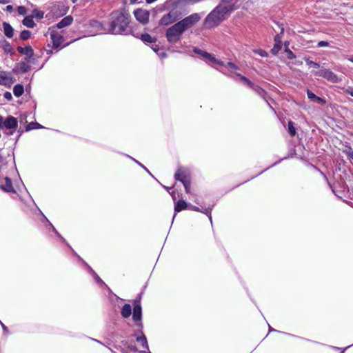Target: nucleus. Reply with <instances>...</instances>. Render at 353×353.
<instances>
[{
    "label": "nucleus",
    "instance_id": "7",
    "mask_svg": "<svg viewBox=\"0 0 353 353\" xmlns=\"http://www.w3.org/2000/svg\"><path fill=\"white\" fill-rule=\"evenodd\" d=\"M314 74L325 79L331 83H339L342 81V78L334 73L329 69L322 68L318 71L313 72Z\"/></svg>",
    "mask_w": 353,
    "mask_h": 353
},
{
    "label": "nucleus",
    "instance_id": "47",
    "mask_svg": "<svg viewBox=\"0 0 353 353\" xmlns=\"http://www.w3.org/2000/svg\"><path fill=\"white\" fill-rule=\"evenodd\" d=\"M345 93L346 94H350V96L353 97V88L352 87H348L346 90H345Z\"/></svg>",
    "mask_w": 353,
    "mask_h": 353
},
{
    "label": "nucleus",
    "instance_id": "53",
    "mask_svg": "<svg viewBox=\"0 0 353 353\" xmlns=\"http://www.w3.org/2000/svg\"><path fill=\"white\" fill-rule=\"evenodd\" d=\"M10 2V0H0V3L6 4Z\"/></svg>",
    "mask_w": 353,
    "mask_h": 353
},
{
    "label": "nucleus",
    "instance_id": "20",
    "mask_svg": "<svg viewBox=\"0 0 353 353\" xmlns=\"http://www.w3.org/2000/svg\"><path fill=\"white\" fill-rule=\"evenodd\" d=\"M3 27L5 35L8 38L12 37L14 31L12 27L7 22L3 23Z\"/></svg>",
    "mask_w": 353,
    "mask_h": 353
},
{
    "label": "nucleus",
    "instance_id": "36",
    "mask_svg": "<svg viewBox=\"0 0 353 353\" xmlns=\"http://www.w3.org/2000/svg\"><path fill=\"white\" fill-rule=\"evenodd\" d=\"M214 61L212 59H209L208 61L210 63H215V64H217V65L223 66V67L226 66V63H225L223 61L216 59L214 57Z\"/></svg>",
    "mask_w": 353,
    "mask_h": 353
},
{
    "label": "nucleus",
    "instance_id": "46",
    "mask_svg": "<svg viewBox=\"0 0 353 353\" xmlns=\"http://www.w3.org/2000/svg\"><path fill=\"white\" fill-rule=\"evenodd\" d=\"M314 101H316L317 103H321V104H325V101L323 99H322L321 97H319L317 96H316V99Z\"/></svg>",
    "mask_w": 353,
    "mask_h": 353
},
{
    "label": "nucleus",
    "instance_id": "41",
    "mask_svg": "<svg viewBox=\"0 0 353 353\" xmlns=\"http://www.w3.org/2000/svg\"><path fill=\"white\" fill-rule=\"evenodd\" d=\"M307 95L310 100H314L316 97V95L309 90H307Z\"/></svg>",
    "mask_w": 353,
    "mask_h": 353
},
{
    "label": "nucleus",
    "instance_id": "51",
    "mask_svg": "<svg viewBox=\"0 0 353 353\" xmlns=\"http://www.w3.org/2000/svg\"><path fill=\"white\" fill-rule=\"evenodd\" d=\"M135 162L137 163H138L140 166H141L144 170H145L148 172H149L148 170L146 168V167H145L143 165H142L141 163H139V161H135Z\"/></svg>",
    "mask_w": 353,
    "mask_h": 353
},
{
    "label": "nucleus",
    "instance_id": "38",
    "mask_svg": "<svg viewBox=\"0 0 353 353\" xmlns=\"http://www.w3.org/2000/svg\"><path fill=\"white\" fill-rule=\"evenodd\" d=\"M30 68V66L27 64L25 62H22L20 63V69L21 71L26 72L27 71H28Z\"/></svg>",
    "mask_w": 353,
    "mask_h": 353
},
{
    "label": "nucleus",
    "instance_id": "56",
    "mask_svg": "<svg viewBox=\"0 0 353 353\" xmlns=\"http://www.w3.org/2000/svg\"><path fill=\"white\" fill-rule=\"evenodd\" d=\"M170 194H171V196H172V197L173 200H174V201H175V200H176V197H175V192H174V191H172V192L170 193Z\"/></svg>",
    "mask_w": 353,
    "mask_h": 353
},
{
    "label": "nucleus",
    "instance_id": "27",
    "mask_svg": "<svg viewBox=\"0 0 353 353\" xmlns=\"http://www.w3.org/2000/svg\"><path fill=\"white\" fill-rule=\"evenodd\" d=\"M40 128H43V126H42L41 124H39L37 122H30L26 125V130L30 131L32 130L40 129Z\"/></svg>",
    "mask_w": 353,
    "mask_h": 353
},
{
    "label": "nucleus",
    "instance_id": "30",
    "mask_svg": "<svg viewBox=\"0 0 353 353\" xmlns=\"http://www.w3.org/2000/svg\"><path fill=\"white\" fill-rule=\"evenodd\" d=\"M288 132L292 137L296 134V129L292 121L288 122Z\"/></svg>",
    "mask_w": 353,
    "mask_h": 353
},
{
    "label": "nucleus",
    "instance_id": "31",
    "mask_svg": "<svg viewBox=\"0 0 353 353\" xmlns=\"http://www.w3.org/2000/svg\"><path fill=\"white\" fill-rule=\"evenodd\" d=\"M30 36H31V32L29 30H23L20 34V37L23 40L28 39L30 37Z\"/></svg>",
    "mask_w": 353,
    "mask_h": 353
},
{
    "label": "nucleus",
    "instance_id": "6",
    "mask_svg": "<svg viewBox=\"0 0 353 353\" xmlns=\"http://www.w3.org/2000/svg\"><path fill=\"white\" fill-rule=\"evenodd\" d=\"M201 19V15L199 13H193L182 20L177 21L176 23L185 32L189 28L193 27L196 23H198Z\"/></svg>",
    "mask_w": 353,
    "mask_h": 353
},
{
    "label": "nucleus",
    "instance_id": "18",
    "mask_svg": "<svg viewBox=\"0 0 353 353\" xmlns=\"http://www.w3.org/2000/svg\"><path fill=\"white\" fill-rule=\"evenodd\" d=\"M251 88L259 96H260L262 99H263L267 102L268 105L272 108L271 105H270V103H269V102H268V101L267 99V92L263 89H262L261 88H260L259 86L256 85H254Z\"/></svg>",
    "mask_w": 353,
    "mask_h": 353
},
{
    "label": "nucleus",
    "instance_id": "12",
    "mask_svg": "<svg viewBox=\"0 0 353 353\" xmlns=\"http://www.w3.org/2000/svg\"><path fill=\"white\" fill-rule=\"evenodd\" d=\"M90 26L93 29L95 34L106 33L108 30L103 27L101 22L97 20L90 21Z\"/></svg>",
    "mask_w": 353,
    "mask_h": 353
},
{
    "label": "nucleus",
    "instance_id": "61",
    "mask_svg": "<svg viewBox=\"0 0 353 353\" xmlns=\"http://www.w3.org/2000/svg\"><path fill=\"white\" fill-rule=\"evenodd\" d=\"M163 188H164L165 189H166L167 190H170V188H169L168 187H166V186H163Z\"/></svg>",
    "mask_w": 353,
    "mask_h": 353
},
{
    "label": "nucleus",
    "instance_id": "43",
    "mask_svg": "<svg viewBox=\"0 0 353 353\" xmlns=\"http://www.w3.org/2000/svg\"><path fill=\"white\" fill-rule=\"evenodd\" d=\"M3 96L4 98L6 99L8 101H10L12 99V94L10 92H6Z\"/></svg>",
    "mask_w": 353,
    "mask_h": 353
},
{
    "label": "nucleus",
    "instance_id": "33",
    "mask_svg": "<svg viewBox=\"0 0 353 353\" xmlns=\"http://www.w3.org/2000/svg\"><path fill=\"white\" fill-rule=\"evenodd\" d=\"M305 61L307 65H309L310 67H313V68H319L320 67V65L318 63L311 61L308 58H305Z\"/></svg>",
    "mask_w": 353,
    "mask_h": 353
},
{
    "label": "nucleus",
    "instance_id": "11",
    "mask_svg": "<svg viewBox=\"0 0 353 353\" xmlns=\"http://www.w3.org/2000/svg\"><path fill=\"white\" fill-rule=\"evenodd\" d=\"M17 51L20 54H23L25 56V60L26 62L32 61V57L34 55V52H33L32 48L30 46H26V47L19 46L17 48Z\"/></svg>",
    "mask_w": 353,
    "mask_h": 353
},
{
    "label": "nucleus",
    "instance_id": "14",
    "mask_svg": "<svg viewBox=\"0 0 353 353\" xmlns=\"http://www.w3.org/2000/svg\"><path fill=\"white\" fill-rule=\"evenodd\" d=\"M188 208V203L184 200H179L174 203V214L173 216L172 221H174L176 214L181 210Z\"/></svg>",
    "mask_w": 353,
    "mask_h": 353
},
{
    "label": "nucleus",
    "instance_id": "32",
    "mask_svg": "<svg viewBox=\"0 0 353 353\" xmlns=\"http://www.w3.org/2000/svg\"><path fill=\"white\" fill-rule=\"evenodd\" d=\"M236 75L238 77H240V79L245 83H246L248 85L250 86V88H252L254 84L251 82L247 77H244V76H242L240 74H236Z\"/></svg>",
    "mask_w": 353,
    "mask_h": 353
},
{
    "label": "nucleus",
    "instance_id": "34",
    "mask_svg": "<svg viewBox=\"0 0 353 353\" xmlns=\"http://www.w3.org/2000/svg\"><path fill=\"white\" fill-rule=\"evenodd\" d=\"M181 183H183V185L185 188V192L187 193H189L190 191V179H188L186 180H184V181H181Z\"/></svg>",
    "mask_w": 353,
    "mask_h": 353
},
{
    "label": "nucleus",
    "instance_id": "3",
    "mask_svg": "<svg viewBox=\"0 0 353 353\" xmlns=\"http://www.w3.org/2000/svg\"><path fill=\"white\" fill-rule=\"evenodd\" d=\"M121 315L123 319H128L132 315L134 325L141 330L143 328L142 307L139 301H133V307L130 304H124L121 308Z\"/></svg>",
    "mask_w": 353,
    "mask_h": 353
},
{
    "label": "nucleus",
    "instance_id": "25",
    "mask_svg": "<svg viewBox=\"0 0 353 353\" xmlns=\"http://www.w3.org/2000/svg\"><path fill=\"white\" fill-rule=\"evenodd\" d=\"M23 86L21 84H17L13 88V93L17 97H21L23 94Z\"/></svg>",
    "mask_w": 353,
    "mask_h": 353
},
{
    "label": "nucleus",
    "instance_id": "8",
    "mask_svg": "<svg viewBox=\"0 0 353 353\" xmlns=\"http://www.w3.org/2000/svg\"><path fill=\"white\" fill-rule=\"evenodd\" d=\"M179 19L180 14L177 11L171 10L161 18L159 24L161 26H168L177 21Z\"/></svg>",
    "mask_w": 353,
    "mask_h": 353
},
{
    "label": "nucleus",
    "instance_id": "19",
    "mask_svg": "<svg viewBox=\"0 0 353 353\" xmlns=\"http://www.w3.org/2000/svg\"><path fill=\"white\" fill-rule=\"evenodd\" d=\"M193 52L196 54H200L201 57H203V58H205L206 60L209 61V59H212L214 61V55L212 54H210L205 51H203L202 50H200L197 48H193Z\"/></svg>",
    "mask_w": 353,
    "mask_h": 353
},
{
    "label": "nucleus",
    "instance_id": "40",
    "mask_svg": "<svg viewBox=\"0 0 353 353\" xmlns=\"http://www.w3.org/2000/svg\"><path fill=\"white\" fill-rule=\"evenodd\" d=\"M225 67H228V68H230L232 70H236L239 69L238 66L236 65L234 63H233L232 62H228L226 63V66Z\"/></svg>",
    "mask_w": 353,
    "mask_h": 353
},
{
    "label": "nucleus",
    "instance_id": "44",
    "mask_svg": "<svg viewBox=\"0 0 353 353\" xmlns=\"http://www.w3.org/2000/svg\"><path fill=\"white\" fill-rule=\"evenodd\" d=\"M34 14L40 19L42 18L43 16V13L40 11H38L37 10H34Z\"/></svg>",
    "mask_w": 353,
    "mask_h": 353
},
{
    "label": "nucleus",
    "instance_id": "54",
    "mask_svg": "<svg viewBox=\"0 0 353 353\" xmlns=\"http://www.w3.org/2000/svg\"><path fill=\"white\" fill-rule=\"evenodd\" d=\"M0 323H1V326H2L3 330L4 331H7L8 330L7 327L1 321H0Z\"/></svg>",
    "mask_w": 353,
    "mask_h": 353
},
{
    "label": "nucleus",
    "instance_id": "64",
    "mask_svg": "<svg viewBox=\"0 0 353 353\" xmlns=\"http://www.w3.org/2000/svg\"><path fill=\"white\" fill-rule=\"evenodd\" d=\"M142 353H150V352H146L145 351H143Z\"/></svg>",
    "mask_w": 353,
    "mask_h": 353
},
{
    "label": "nucleus",
    "instance_id": "10",
    "mask_svg": "<svg viewBox=\"0 0 353 353\" xmlns=\"http://www.w3.org/2000/svg\"><path fill=\"white\" fill-rule=\"evenodd\" d=\"M50 38L53 44V48L57 49L60 47L61 44L63 41V37L61 34H59L56 30H54V27L51 28L50 29Z\"/></svg>",
    "mask_w": 353,
    "mask_h": 353
},
{
    "label": "nucleus",
    "instance_id": "35",
    "mask_svg": "<svg viewBox=\"0 0 353 353\" xmlns=\"http://www.w3.org/2000/svg\"><path fill=\"white\" fill-rule=\"evenodd\" d=\"M68 8L63 4H57L52 7V10H68Z\"/></svg>",
    "mask_w": 353,
    "mask_h": 353
},
{
    "label": "nucleus",
    "instance_id": "16",
    "mask_svg": "<svg viewBox=\"0 0 353 353\" xmlns=\"http://www.w3.org/2000/svg\"><path fill=\"white\" fill-rule=\"evenodd\" d=\"M175 179L179 181H183L184 180H186L188 178L187 174V170L184 168H179L174 175Z\"/></svg>",
    "mask_w": 353,
    "mask_h": 353
},
{
    "label": "nucleus",
    "instance_id": "26",
    "mask_svg": "<svg viewBox=\"0 0 353 353\" xmlns=\"http://www.w3.org/2000/svg\"><path fill=\"white\" fill-rule=\"evenodd\" d=\"M141 39L144 42V43H155L156 41V39L154 38V37H152L148 33H145V34H143L141 35Z\"/></svg>",
    "mask_w": 353,
    "mask_h": 353
},
{
    "label": "nucleus",
    "instance_id": "17",
    "mask_svg": "<svg viewBox=\"0 0 353 353\" xmlns=\"http://www.w3.org/2000/svg\"><path fill=\"white\" fill-rule=\"evenodd\" d=\"M73 21V17L72 16H67L62 19L57 24V28L59 29H61L63 28L69 26L72 24Z\"/></svg>",
    "mask_w": 353,
    "mask_h": 353
},
{
    "label": "nucleus",
    "instance_id": "1",
    "mask_svg": "<svg viewBox=\"0 0 353 353\" xmlns=\"http://www.w3.org/2000/svg\"><path fill=\"white\" fill-rule=\"evenodd\" d=\"M130 22V15L125 10L114 11L110 14V21L107 33L128 35L131 32Z\"/></svg>",
    "mask_w": 353,
    "mask_h": 353
},
{
    "label": "nucleus",
    "instance_id": "15",
    "mask_svg": "<svg viewBox=\"0 0 353 353\" xmlns=\"http://www.w3.org/2000/svg\"><path fill=\"white\" fill-rule=\"evenodd\" d=\"M5 184L1 185L0 188L6 192H15L12 181L9 177H5Z\"/></svg>",
    "mask_w": 353,
    "mask_h": 353
},
{
    "label": "nucleus",
    "instance_id": "22",
    "mask_svg": "<svg viewBox=\"0 0 353 353\" xmlns=\"http://www.w3.org/2000/svg\"><path fill=\"white\" fill-rule=\"evenodd\" d=\"M0 48H1L6 53L11 52L12 50L10 43L4 39L0 41Z\"/></svg>",
    "mask_w": 353,
    "mask_h": 353
},
{
    "label": "nucleus",
    "instance_id": "4",
    "mask_svg": "<svg viewBox=\"0 0 353 353\" xmlns=\"http://www.w3.org/2000/svg\"><path fill=\"white\" fill-rule=\"evenodd\" d=\"M184 31L177 23L170 26L166 30L165 37L170 43H176L182 37Z\"/></svg>",
    "mask_w": 353,
    "mask_h": 353
},
{
    "label": "nucleus",
    "instance_id": "39",
    "mask_svg": "<svg viewBox=\"0 0 353 353\" xmlns=\"http://www.w3.org/2000/svg\"><path fill=\"white\" fill-rule=\"evenodd\" d=\"M17 11L19 14L20 15H26L27 13V10L24 6H19L17 8Z\"/></svg>",
    "mask_w": 353,
    "mask_h": 353
},
{
    "label": "nucleus",
    "instance_id": "57",
    "mask_svg": "<svg viewBox=\"0 0 353 353\" xmlns=\"http://www.w3.org/2000/svg\"><path fill=\"white\" fill-rule=\"evenodd\" d=\"M157 0H145V1L148 3H154V1H156Z\"/></svg>",
    "mask_w": 353,
    "mask_h": 353
},
{
    "label": "nucleus",
    "instance_id": "28",
    "mask_svg": "<svg viewBox=\"0 0 353 353\" xmlns=\"http://www.w3.org/2000/svg\"><path fill=\"white\" fill-rule=\"evenodd\" d=\"M23 24L28 28H33L35 23L31 17H26L23 20Z\"/></svg>",
    "mask_w": 353,
    "mask_h": 353
},
{
    "label": "nucleus",
    "instance_id": "29",
    "mask_svg": "<svg viewBox=\"0 0 353 353\" xmlns=\"http://www.w3.org/2000/svg\"><path fill=\"white\" fill-rule=\"evenodd\" d=\"M281 47H282V43H275L272 49L271 50L272 53L274 55L277 54L278 52L281 50Z\"/></svg>",
    "mask_w": 353,
    "mask_h": 353
},
{
    "label": "nucleus",
    "instance_id": "9",
    "mask_svg": "<svg viewBox=\"0 0 353 353\" xmlns=\"http://www.w3.org/2000/svg\"><path fill=\"white\" fill-rule=\"evenodd\" d=\"M134 15L136 19L143 24L148 23L149 21L150 12L147 10L138 8L134 11Z\"/></svg>",
    "mask_w": 353,
    "mask_h": 353
},
{
    "label": "nucleus",
    "instance_id": "45",
    "mask_svg": "<svg viewBox=\"0 0 353 353\" xmlns=\"http://www.w3.org/2000/svg\"><path fill=\"white\" fill-rule=\"evenodd\" d=\"M274 42L277 43H282L281 41V36L280 34H276L274 37Z\"/></svg>",
    "mask_w": 353,
    "mask_h": 353
},
{
    "label": "nucleus",
    "instance_id": "52",
    "mask_svg": "<svg viewBox=\"0 0 353 353\" xmlns=\"http://www.w3.org/2000/svg\"><path fill=\"white\" fill-rule=\"evenodd\" d=\"M50 223V225H51V227L52 228L53 231H54V232H55V233H56L59 236H60L61 239H63V238L60 236V234L57 232V231L55 230V228L53 227V225H51V223Z\"/></svg>",
    "mask_w": 353,
    "mask_h": 353
},
{
    "label": "nucleus",
    "instance_id": "21",
    "mask_svg": "<svg viewBox=\"0 0 353 353\" xmlns=\"http://www.w3.org/2000/svg\"><path fill=\"white\" fill-rule=\"evenodd\" d=\"M11 82V78L6 72L0 73V85H6Z\"/></svg>",
    "mask_w": 353,
    "mask_h": 353
},
{
    "label": "nucleus",
    "instance_id": "23",
    "mask_svg": "<svg viewBox=\"0 0 353 353\" xmlns=\"http://www.w3.org/2000/svg\"><path fill=\"white\" fill-rule=\"evenodd\" d=\"M84 263L85 264V265L88 267V270L89 271V272L93 276V279H94V281L99 283V284H101V285H105V283H103V281L101 279V278L96 274V272L91 268V267H90L87 263H85L84 262Z\"/></svg>",
    "mask_w": 353,
    "mask_h": 353
},
{
    "label": "nucleus",
    "instance_id": "62",
    "mask_svg": "<svg viewBox=\"0 0 353 353\" xmlns=\"http://www.w3.org/2000/svg\"><path fill=\"white\" fill-rule=\"evenodd\" d=\"M223 2H229L230 0H221Z\"/></svg>",
    "mask_w": 353,
    "mask_h": 353
},
{
    "label": "nucleus",
    "instance_id": "5",
    "mask_svg": "<svg viewBox=\"0 0 353 353\" xmlns=\"http://www.w3.org/2000/svg\"><path fill=\"white\" fill-rule=\"evenodd\" d=\"M17 126V119L13 116H8L5 120L2 116H0V128L5 129L4 133L6 135H12Z\"/></svg>",
    "mask_w": 353,
    "mask_h": 353
},
{
    "label": "nucleus",
    "instance_id": "48",
    "mask_svg": "<svg viewBox=\"0 0 353 353\" xmlns=\"http://www.w3.org/2000/svg\"><path fill=\"white\" fill-rule=\"evenodd\" d=\"M287 52L288 54V58L290 59H292L294 58H295V55L294 54V53L291 51V50H287Z\"/></svg>",
    "mask_w": 353,
    "mask_h": 353
},
{
    "label": "nucleus",
    "instance_id": "50",
    "mask_svg": "<svg viewBox=\"0 0 353 353\" xmlns=\"http://www.w3.org/2000/svg\"><path fill=\"white\" fill-rule=\"evenodd\" d=\"M6 11L11 12L13 10V7L11 5H8L6 8Z\"/></svg>",
    "mask_w": 353,
    "mask_h": 353
},
{
    "label": "nucleus",
    "instance_id": "37",
    "mask_svg": "<svg viewBox=\"0 0 353 353\" xmlns=\"http://www.w3.org/2000/svg\"><path fill=\"white\" fill-rule=\"evenodd\" d=\"M254 52L256 54H258L262 57H268V52L265 50H261V49H256L254 50Z\"/></svg>",
    "mask_w": 353,
    "mask_h": 353
},
{
    "label": "nucleus",
    "instance_id": "63",
    "mask_svg": "<svg viewBox=\"0 0 353 353\" xmlns=\"http://www.w3.org/2000/svg\"><path fill=\"white\" fill-rule=\"evenodd\" d=\"M272 331H276V330L274 329L270 328V332H272Z\"/></svg>",
    "mask_w": 353,
    "mask_h": 353
},
{
    "label": "nucleus",
    "instance_id": "60",
    "mask_svg": "<svg viewBox=\"0 0 353 353\" xmlns=\"http://www.w3.org/2000/svg\"><path fill=\"white\" fill-rule=\"evenodd\" d=\"M137 1H138V0H130V2H131L132 3H136Z\"/></svg>",
    "mask_w": 353,
    "mask_h": 353
},
{
    "label": "nucleus",
    "instance_id": "59",
    "mask_svg": "<svg viewBox=\"0 0 353 353\" xmlns=\"http://www.w3.org/2000/svg\"><path fill=\"white\" fill-rule=\"evenodd\" d=\"M347 59L352 62H353V56L347 58Z\"/></svg>",
    "mask_w": 353,
    "mask_h": 353
},
{
    "label": "nucleus",
    "instance_id": "49",
    "mask_svg": "<svg viewBox=\"0 0 353 353\" xmlns=\"http://www.w3.org/2000/svg\"><path fill=\"white\" fill-rule=\"evenodd\" d=\"M151 48L155 52H157L159 50V48L157 44H153L151 46Z\"/></svg>",
    "mask_w": 353,
    "mask_h": 353
},
{
    "label": "nucleus",
    "instance_id": "13",
    "mask_svg": "<svg viewBox=\"0 0 353 353\" xmlns=\"http://www.w3.org/2000/svg\"><path fill=\"white\" fill-rule=\"evenodd\" d=\"M188 208L190 210L201 212L206 214L209 217L210 221L212 222V216H211V212H210L211 208H206L204 207L199 208V207L192 205H188Z\"/></svg>",
    "mask_w": 353,
    "mask_h": 353
},
{
    "label": "nucleus",
    "instance_id": "24",
    "mask_svg": "<svg viewBox=\"0 0 353 353\" xmlns=\"http://www.w3.org/2000/svg\"><path fill=\"white\" fill-rule=\"evenodd\" d=\"M136 340L137 342H139L141 344L142 347L144 349L148 350V341H147L146 337L142 332H141V336H137Z\"/></svg>",
    "mask_w": 353,
    "mask_h": 353
},
{
    "label": "nucleus",
    "instance_id": "2",
    "mask_svg": "<svg viewBox=\"0 0 353 353\" xmlns=\"http://www.w3.org/2000/svg\"><path fill=\"white\" fill-rule=\"evenodd\" d=\"M232 10V6L218 5L211 11L204 20V25L206 28H212L218 26L227 17Z\"/></svg>",
    "mask_w": 353,
    "mask_h": 353
},
{
    "label": "nucleus",
    "instance_id": "55",
    "mask_svg": "<svg viewBox=\"0 0 353 353\" xmlns=\"http://www.w3.org/2000/svg\"><path fill=\"white\" fill-rule=\"evenodd\" d=\"M159 57H165L166 56L165 53L164 52H161L158 54Z\"/></svg>",
    "mask_w": 353,
    "mask_h": 353
},
{
    "label": "nucleus",
    "instance_id": "58",
    "mask_svg": "<svg viewBox=\"0 0 353 353\" xmlns=\"http://www.w3.org/2000/svg\"><path fill=\"white\" fill-rule=\"evenodd\" d=\"M130 350H132L134 352H137V348L135 347H134V346L130 347Z\"/></svg>",
    "mask_w": 353,
    "mask_h": 353
},
{
    "label": "nucleus",
    "instance_id": "42",
    "mask_svg": "<svg viewBox=\"0 0 353 353\" xmlns=\"http://www.w3.org/2000/svg\"><path fill=\"white\" fill-rule=\"evenodd\" d=\"M319 48L327 47L329 46V42L325 41H321L317 43Z\"/></svg>",
    "mask_w": 353,
    "mask_h": 353
}]
</instances>
